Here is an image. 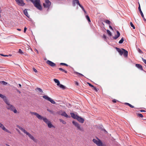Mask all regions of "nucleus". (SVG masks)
I'll use <instances>...</instances> for the list:
<instances>
[{
	"label": "nucleus",
	"instance_id": "61",
	"mask_svg": "<svg viewBox=\"0 0 146 146\" xmlns=\"http://www.w3.org/2000/svg\"><path fill=\"white\" fill-rule=\"evenodd\" d=\"M109 27H110V28L112 30H113L112 27L111 26H109Z\"/></svg>",
	"mask_w": 146,
	"mask_h": 146
},
{
	"label": "nucleus",
	"instance_id": "31",
	"mask_svg": "<svg viewBox=\"0 0 146 146\" xmlns=\"http://www.w3.org/2000/svg\"><path fill=\"white\" fill-rule=\"evenodd\" d=\"M107 33H108V34L109 35V36H112V34L110 31H109V30H107Z\"/></svg>",
	"mask_w": 146,
	"mask_h": 146
},
{
	"label": "nucleus",
	"instance_id": "5",
	"mask_svg": "<svg viewBox=\"0 0 146 146\" xmlns=\"http://www.w3.org/2000/svg\"><path fill=\"white\" fill-rule=\"evenodd\" d=\"M96 138L98 140L95 139H94L92 140V141L94 143L96 144L98 146H106L105 144H103L102 143L100 139L98 137Z\"/></svg>",
	"mask_w": 146,
	"mask_h": 146
},
{
	"label": "nucleus",
	"instance_id": "63",
	"mask_svg": "<svg viewBox=\"0 0 146 146\" xmlns=\"http://www.w3.org/2000/svg\"><path fill=\"white\" fill-rule=\"evenodd\" d=\"M17 30L19 31H21V29H17Z\"/></svg>",
	"mask_w": 146,
	"mask_h": 146
},
{
	"label": "nucleus",
	"instance_id": "51",
	"mask_svg": "<svg viewBox=\"0 0 146 146\" xmlns=\"http://www.w3.org/2000/svg\"><path fill=\"white\" fill-rule=\"evenodd\" d=\"M75 84L77 86H79V84L76 81L75 82Z\"/></svg>",
	"mask_w": 146,
	"mask_h": 146
},
{
	"label": "nucleus",
	"instance_id": "45",
	"mask_svg": "<svg viewBox=\"0 0 146 146\" xmlns=\"http://www.w3.org/2000/svg\"><path fill=\"white\" fill-rule=\"evenodd\" d=\"M19 53L21 54H23V52L20 49H19Z\"/></svg>",
	"mask_w": 146,
	"mask_h": 146
},
{
	"label": "nucleus",
	"instance_id": "15",
	"mask_svg": "<svg viewBox=\"0 0 146 146\" xmlns=\"http://www.w3.org/2000/svg\"><path fill=\"white\" fill-rule=\"evenodd\" d=\"M61 115L66 118H70V115H68L65 111H63Z\"/></svg>",
	"mask_w": 146,
	"mask_h": 146
},
{
	"label": "nucleus",
	"instance_id": "35",
	"mask_svg": "<svg viewBox=\"0 0 146 146\" xmlns=\"http://www.w3.org/2000/svg\"><path fill=\"white\" fill-rule=\"evenodd\" d=\"M86 18L87 19L88 22H90L91 21L90 19V18L89 16L88 15H86Z\"/></svg>",
	"mask_w": 146,
	"mask_h": 146
},
{
	"label": "nucleus",
	"instance_id": "64",
	"mask_svg": "<svg viewBox=\"0 0 146 146\" xmlns=\"http://www.w3.org/2000/svg\"><path fill=\"white\" fill-rule=\"evenodd\" d=\"M6 145L7 146H10L8 144H6Z\"/></svg>",
	"mask_w": 146,
	"mask_h": 146
},
{
	"label": "nucleus",
	"instance_id": "57",
	"mask_svg": "<svg viewBox=\"0 0 146 146\" xmlns=\"http://www.w3.org/2000/svg\"><path fill=\"white\" fill-rule=\"evenodd\" d=\"M112 102L114 103H115L116 102H117V100H115V99H114L113 100H112Z\"/></svg>",
	"mask_w": 146,
	"mask_h": 146
},
{
	"label": "nucleus",
	"instance_id": "36",
	"mask_svg": "<svg viewBox=\"0 0 146 146\" xmlns=\"http://www.w3.org/2000/svg\"><path fill=\"white\" fill-rule=\"evenodd\" d=\"M104 22L108 24H110V21L108 20H105Z\"/></svg>",
	"mask_w": 146,
	"mask_h": 146
},
{
	"label": "nucleus",
	"instance_id": "14",
	"mask_svg": "<svg viewBox=\"0 0 146 146\" xmlns=\"http://www.w3.org/2000/svg\"><path fill=\"white\" fill-rule=\"evenodd\" d=\"M139 7H138L139 10V11H140V13L142 17V18L145 21H146V20L145 18L144 15H143V12H142V11H141V9L140 5V4H139Z\"/></svg>",
	"mask_w": 146,
	"mask_h": 146
},
{
	"label": "nucleus",
	"instance_id": "60",
	"mask_svg": "<svg viewBox=\"0 0 146 146\" xmlns=\"http://www.w3.org/2000/svg\"><path fill=\"white\" fill-rule=\"evenodd\" d=\"M140 112H144L145 111L144 110H140Z\"/></svg>",
	"mask_w": 146,
	"mask_h": 146
},
{
	"label": "nucleus",
	"instance_id": "43",
	"mask_svg": "<svg viewBox=\"0 0 146 146\" xmlns=\"http://www.w3.org/2000/svg\"><path fill=\"white\" fill-rule=\"evenodd\" d=\"M62 110H60L57 112V113L59 115H61L62 113Z\"/></svg>",
	"mask_w": 146,
	"mask_h": 146
},
{
	"label": "nucleus",
	"instance_id": "19",
	"mask_svg": "<svg viewBox=\"0 0 146 146\" xmlns=\"http://www.w3.org/2000/svg\"><path fill=\"white\" fill-rule=\"evenodd\" d=\"M117 35H115L114 37L113 38L115 39H116L118 38L120 36V34L119 32L117 31Z\"/></svg>",
	"mask_w": 146,
	"mask_h": 146
},
{
	"label": "nucleus",
	"instance_id": "1",
	"mask_svg": "<svg viewBox=\"0 0 146 146\" xmlns=\"http://www.w3.org/2000/svg\"><path fill=\"white\" fill-rule=\"evenodd\" d=\"M31 113L32 114H34L40 120H43V121L46 123L47 124L50 121L46 117H44L41 115L39 114L38 113L34 112H31Z\"/></svg>",
	"mask_w": 146,
	"mask_h": 146
},
{
	"label": "nucleus",
	"instance_id": "17",
	"mask_svg": "<svg viewBox=\"0 0 146 146\" xmlns=\"http://www.w3.org/2000/svg\"><path fill=\"white\" fill-rule=\"evenodd\" d=\"M70 114L71 115V117L74 119H76L77 117H78V115H75L73 113H70Z\"/></svg>",
	"mask_w": 146,
	"mask_h": 146
},
{
	"label": "nucleus",
	"instance_id": "18",
	"mask_svg": "<svg viewBox=\"0 0 146 146\" xmlns=\"http://www.w3.org/2000/svg\"><path fill=\"white\" fill-rule=\"evenodd\" d=\"M75 2H76V4L78 5L80 4L79 3L78 0H73L72 1L73 5V6H75Z\"/></svg>",
	"mask_w": 146,
	"mask_h": 146
},
{
	"label": "nucleus",
	"instance_id": "42",
	"mask_svg": "<svg viewBox=\"0 0 146 146\" xmlns=\"http://www.w3.org/2000/svg\"><path fill=\"white\" fill-rule=\"evenodd\" d=\"M22 131L23 132V133H25L26 135L27 134V133H28V132H27V131L26 130L24 129H23V130Z\"/></svg>",
	"mask_w": 146,
	"mask_h": 146
},
{
	"label": "nucleus",
	"instance_id": "28",
	"mask_svg": "<svg viewBox=\"0 0 146 146\" xmlns=\"http://www.w3.org/2000/svg\"><path fill=\"white\" fill-rule=\"evenodd\" d=\"M42 97L44 98L45 99L48 100V101L50 98L48 96H47L45 95H44V96H43Z\"/></svg>",
	"mask_w": 146,
	"mask_h": 146
},
{
	"label": "nucleus",
	"instance_id": "2",
	"mask_svg": "<svg viewBox=\"0 0 146 146\" xmlns=\"http://www.w3.org/2000/svg\"><path fill=\"white\" fill-rule=\"evenodd\" d=\"M115 49L121 55H122L123 54L125 57H126L127 56L128 52L126 50L123 48H121V49L117 47H116Z\"/></svg>",
	"mask_w": 146,
	"mask_h": 146
},
{
	"label": "nucleus",
	"instance_id": "62",
	"mask_svg": "<svg viewBox=\"0 0 146 146\" xmlns=\"http://www.w3.org/2000/svg\"><path fill=\"white\" fill-rule=\"evenodd\" d=\"M19 87L21 88V85L20 84H19Z\"/></svg>",
	"mask_w": 146,
	"mask_h": 146
},
{
	"label": "nucleus",
	"instance_id": "46",
	"mask_svg": "<svg viewBox=\"0 0 146 146\" xmlns=\"http://www.w3.org/2000/svg\"><path fill=\"white\" fill-rule=\"evenodd\" d=\"M138 51L140 53L142 54L143 53V52L139 48H138Z\"/></svg>",
	"mask_w": 146,
	"mask_h": 146
},
{
	"label": "nucleus",
	"instance_id": "40",
	"mask_svg": "<svg viewBox=\"0 0 146 146\" xmlns=\"http://www.w3.org/2000/svg\"><path fill=\"white\" fill-rule=\"evenodd\" d=\"M60 64L61 65H64L66 66H68V65H67V64L63 63H60Z\"/></svg>",
	"mask_w": 146,
	"mask_h": 146
},
{
	"label": "nucleus",
	"instance_id": "32",
	"mask_svg": "<svg viewBox=\"0 0 146 146\" xmlns=\"http://www.w3.org/2000/svg\"><path fill=\"white\" fill-rule=\"evenodd\" d=\"M59 120L60 122H62V123L64 124H65L66 123V121L62 119H60Z\"/></svg>",
	"mask_w": 146,
	"mask_h": 146
},
{
	"label": "nucleus",
	"instance_id": "55",
	"mask_svg": "<svg viewBox=\"0 0 146 146\" xmlns=\"http://www.w3.org/2000/svg\"><path fill=\"white\" fill-rule=\"evenodd\" d=\"M34 51L36 52V53H37V54H38V50L37 49H35V50H34Z\"/></svg>",
	"mask_w": 146,
	"mask_h": 146
},
{
	"label": "nucleus",
	"instance_id": "50",
	"mask_svg": "<svg viewBox=\"0 0 146 146\" xmlns=\"http://www.w3.org/2000/svg\"><path fill=\"white\" fill-rule=\"evenodd\" d=\"M106 37H107L105 35H103V38L105 39V40L106 39Z\"/></svg>",
	"mask_w": 146,
	"mask_h": 146
},
{
	"label": "nucleus",
	"instance_id": "13",
	"mask_svg": "<svg viewBox=\"0 0 146 146\" xmlns=\"http://www.w3.org/2000/svg\"><path fill=\"white\" fill-rule=\"evenodd\" d=\"M76 119L81 123H83L84 120V118L79 116H78Z\"/></svg>",
	"mask_w": 146,
	"mask_h": 146
},
{
	"label": "nucleus",
	"instance_id": "58",
	"mask_svg": "<svg viewBox=\"0 0 146 146\" xmlns=\"http://www.w3.org/2000/svg\"><path fill=\"white\" fill-rule=\"evenodd\" d=\"M130 104L128 103H125V105H127L128 106H129V104Z\"/></svg>",
	"mask_w": 146,
	"mask_h": 146
},
{
	"label": "nucleus",
	"instance_id": "7",
	"mask_svg": "<svg viewBox=\"0 0 146 146\" xmlns=\"http://www.w3.org/2000/svg\"><path fill=\"white\" fill-rule=\"evenodd\" d=\"M51 5V2L49 0H45L44 3L43 4L44 8H49Z\"/></svg>",
	"mask_w": 146,
	"mask_h": 146
},
{
	"label": "nucleus",
	"instance_id": "39",
	"mask_svg": "<svg viewBox=\"0 0 146 146\" xmlns=\"http://www.w3.org/2000/svg\"><path fill=\"white\" fill-rule=\"evenodd\" d=\"M78 74V76L79 77H81L82 76L84 77V76L82 74Z\"/></svg>",
	"mask_w": 146,
	"mask_h": 146
},
{
	"label": "nucleus",
	"instance_id": "59",
	"mask_svg": "<svg viewBox=\"0 0 146 146\" xmlns=\"http://www.w3.org/2000/svg\"><path fill=\"white\" fill-rule=\"evenodd\" d=\"M102 131H104V132H106V133H107V131L106 130L104 129H102Z\"/></svg>",
	"mask_w": 146,
	"mask_h": 146
},
{
	"label": "nucleus",
	"instance_id": "6",
	"mask_svg": "<svg viewBox=\"0 0 146 146\" xmlns=\"http://www.w3.org/2000/svg\"><path fill=\"white\" fill-rule=\"evenodd\" d=\"M73 124L76 127L77 129L80 130L82 132L84 131V129L82 127H81L80 125L77 122L74 121H72Z\"/></svg>",
	"mask_w": 146,
	"mask_h": 146
},
{
	"label": "nucleus",
	"instance_id": "53",
	"mask_svg": "<svg viewBox=\"0 0 146 146\" xmlns=\"http://www.w3.org/2000/svg\"><path fill=\"white\" fill-rule=\"evenodd\" d=\"M33 70L35 72H37V70H36V69H35V68H33Z\"/></svg>",
	"mask_w": 146,
	"mask_h": 146
},
{
	"label": "nucleus",
	"instance_id": "29",
	"mask_svg": "<svg viewBox=\"0 0 146 146\" xmlns=\"http://www.w3.org/2000/svg\"><path fill=\"white\" fill-rule=\"evenodd\" d=\"M47 111L49 112L50 113L52 114H54V111L52 110H50L49 109H47Z\"/></svg>",
	"mask_w": 146,
	"mask_h": 146
},
{
	"label": "nucleus",
	"instance_id": "44",
	"mask_svg": "<svg viewBox=\"0 0 146 146\" xmlns=\"http://www.w3.org/2000/svg\"><path fill=\"white\" fill-rule=\"evenodd\" d=\"M93 89L96 92H97L99 90V89L98 88H97L95 87H94H94H93Z\"/></svg>",
	"mask_w": 146,
	"mask_h": 146
},
{
	"label": "nucleus",
	"instance_id": "27",
	"mask_svg": "<svg viewBox=\"0 0 146 146\" xmlns=\"http://www.w3.org/2000/svg\"><path fill=\"white\" fill-rule=\"evenodd\" d=\"M48 101H50L52 104H55V101L52 99L51 98H50L48 100Z\"/></svg>",
	"mask_w": 146,
	"mask_h": 146
},
{
	"label": "nucleus",
	"instance_id": "16",
	"mask_svg": "<svg viewBox=\"0 0 146 146\" xmlns=\"http://www.w3.org/2000/svg\"><path fill=\"white\" fill-rule=\"evenodd\" d=\"M27 135L30 139L33 140L34 142H36V139L34 138V137L33 136H32L31 134L29 133V132L28 133H27Z\"/></svg>",
	"mask_w": 146,
	"mask_h": 146
},
{
	"label": "nucleus",
	"instance_id": "52",
	"mask_svg": "<svg viewBox=\"0 0 146 146\" xmlns=\"http://www.w3.org/2000/svg\"><path fill=\"white\" fill-rule=\"evenodd\" d=\"M129 106L130 107L132 108H134V107L133 106H132V105L130 104H129Z\"/></svg>",
	"mask_w": 146,
	"mask_h": 146
},
{
	"label": "nucleus",
	"instance_id": "41",
	"mask_svg": "<svg viewBox=\"0 0 146 146\" xmlns=\"http://www.w3.org/2000/svg\"><path fill=\"white\" fill-rule=\"evenodd\" d=\"M87 84H88L89 86L91 88H93V87H94V86L93 85L89 82H87Z\"/></svg>",
	"mask_w": 146,
	"mask_h": 146
},
{
	"label": "nucleus",
	"instance_id": "38",
	"mask_svg": "<svg viewBox=\"0 0 146 146\" xmlns=\"http://www.w3.org/2000/svg\"><path fill=\"white\" fill-rule=\"evenodd\" d=\"M130 24L131 26L132 27H133V29H135V26H134V25H133V23L131 22Z\"/></svg>",
	"mask_w": 146,
	"mask_h": 146
},
{
	"label": "nucleus",
	"instance_id": "9",
	"mask_svg": "<svg viewBox=\"0 0 146 146\" xmlns=\"http://www.w3.org/2000/svg\"><path fill=\"white\" fill-rule=\"evenodd\" d=\"M0 127L5 132L9 133H11V132L9 130L6 129L3 125L1 123H0Z\"/></svg>",
	"mask_w": 146,
	"mask_h": 146
},
{
	"label": "nucleus",
	"instance_id": "8",
	"mask_svg": "<svg viewBox=\"0 0 146 146\" xmlns=\"http://www.w3.org/2000/svg\"><path fill=\"white\" fill-rule=\"evenodd\" d=\"M15 1L17 4L20 6H23L25 5L23 0H15Z\"/></svg>",
	"mask_w": 146,
	"mask_h": 146
},
{
	"label": "nucleus",
	"instance_id": "24",
	"mask_svg": "<svg viewBox=\"0 0 146 146\" xmlns=\"http://www.w3.org/2000/svg\"><path fill=\"white\" fill-rule=\"evenodd\" d=\"M54 81L56 83H57V85L58 86L60 84V81L58 79H54Z\"/></svg>",
	"mask_w": 146,
	"mask_h": 146
},
{
	"label": "nucleus",
	"instance_id": "30",
	"mask_svg": "<svg viewBox=\"0 0 146 146\" xmlns=\"http://www.w3.org/2000/svg\"><path fill=\"white\" fill-rule=\"evenodd\" d=\"M1 84H2L4 85H6L7 84V83L4 81H1Z\"/></svg>",
	"mask_w": 146,
	"mask_h": 146
},
{
	"label": "nucleus",
	"instance_id": "47",
	"mask_svg": "<svg viewBox=\"0 0 146 146\" xmlns=\"http://www.w3.org/2000/svg\"><path fill=\"white\" fill-rule=\"evenodd\" d=\"M79 5L82 8V9L83 11H84L85 9H84V7L81 5H80V4H79Z\"/></svg>",
	"mask_w": 146,
	"mask_h": 146
},
{
	"label": "nucleus",
	"instance_id": "20",
	"mask_svg": "<svg viewBox=\"0 0 146 146\" xmlns=\"http://www.w3.org/2000/svg\"><path fill=\"white\" fill-rule=\"evenodd\" d=\"M135 66L137 67L140 70H143L142 66L141 64H136Z\"/></svg>",
	"mask_w": 146,
	"mask_h": 146
},
{
	"label": "nucleus",
	"instance_id": "22",
	"mask_svg": "<svg viewBox=\"0 0 146 146\" xmlns=\"http://www.w3.org/2000/svg\"><path fill=\"white\" fill-rule=\"evenodd\" d=\"M35 90L38 92H43V91L40 88H37L35 89Z\"/></svg>",
	"mask_w": 146,
	"mask_h": 146
},
{
	"label": "nucleus",
	"instance_id": "23",
	"mask_svg": "<svg viewBox=\"0 0 146 146\" xmlns=\"http://www.w3.org/2000/svg\"><path fill=\"white\" fill-rule=\"evenodd\" d=\"M47 124L48 127L49 128L54 127V126L52 125L50 121Z\"/></svg>",
	"mask_w": 146,
	"mask_h": 146
},
{
	"label": "nucleus",
	"instance_id": "56",
	"mask_svg": "<svg viewBox=\"0 0 146 146\" xmlns=\"http://www.w3.org/2000/svg\"><path fill=\"white\" fill-rule=\"evenodd\" d=\"M0 55L2 56H8V55H4L2 54H0Z\"/></svg>",
	"mask_w": 146,
	"mask_h": 146
},
{
	"label": "nucleus",
	"instance_id": "11",
	"mask_svg": "<svg viewBox=\"0 0 146 146\" xmlns=\"http://www.w3.org/2000/svg\"><path fill=\"white\" fill-rule=\"evenodd\" d=\"M0 97L3 99V101L5 103H7L9 101H8L7 97L6 96L1 94H0Z\"/></svg>",
	"mask_w": 146,
	"mask_h": 146
},
{
	"label": "nucleus",
	"instance_id": "10",
	"mask_svg": "<svg viewBox=\"0 0 146 146\" xmlns=\"http://www.w3.org/2000/svg\"><path fill=\"white\" fill-rule=\"evenodd\" d=\"M0 97L3 99V101L5 103H7L9 101H8L7 97L6 96L1 94H0Z\"/></svg>",
	"mask_w": 146,
	"mask_h": 146
},
{
	"label": "nucleus",
	"instance_id": "21",
	"mask_svg": "<svg viewBox=\"0 0 146 146\" xmlns=\"http://www.w3.org/2000/svg\"><path fill=\"white\" fill-rule=\"evenodd\" d=\"M24 14H25V15L28 18H29V15L28 14L27 9H25L24 10Z\"/></svg>",
	"mask_w": 146,
	"mask_h": 146
},
{
	"label": "nucleus",
	"instance_id": "54",
	"mask_svg": "<svg viewBox=\"0 0 146 146\" xmlns=\"http://www.w3.org/2000/svg\"><path fill=\"white\" fill-rule=\"evenodd\" d=\"M27 28L26 27H25L24 28V32L25 33L26 32V31L27 30Z\"/></svg>",
	"mask_w": 146,
	"mask_h": 146
},
{
	"label": "nucleus",
	"instance_id": "37",
	"mask_svg": "<svg viewBox=\"0 0 146 146\" xmlns=\"http://www.w3.org/2000/svg\"><path fill=\"white\" fill-rule=\"evenodd\" d=\"M137 115L141 117H143V115L141 113H138L137 114Z\"/></svg>",
	"mask_w": 146,
	"mask_h": 146
},
{
	"label": "nucleus",
	"instance_id": "34",
	"mask_svg": "<svg viewBox=\"0 0 146 146\" xmlns=\"http://www.w3.org/2000/svg\"><path fill=\"white\" fill-rule=\"evenodd\" d=\"M124 41V39L123 38H122L119 41V44L122 43Z\"/></svg>",
	"mask_w": 146,
	"mask_h": 146
},
{
	"label": "nucleus",
	"instance_id": "26",
	"mask_svg": "<svg viewBox=\"0 0 146 146\" xmlns=\"http://www.w3.org/2000/svg\"><path fill=\"white\" fill-rule=\"evenodd\" d=\"M48 101H50L52 104H55V101L52 99L51 98H50L48 100Z\"/></svg>",
	"mask_w": 146,
	"mask_h": 146
},
{
	"label": "nucleus",
	"instance_id": "25",
	"mask_svg": "<svg viewBox=\"0 0 146 146\" xmlns=\"http://www.w3.org/2000/svg\"><path fill=\"white\" fill-rule=\"evenodd\" d=\"M58 86H59L60 88L63 90L65 89V86L62 84H60Z\"/></svg>",
	"mask_w": 146,
	"mask_h": 146
},
{
	"label": "nucleus",
	"instance_id": "33",
	"mask_svg": "<svg viewBox=\"0 0 146 146\" xmlns=\"http://www.w3.org/2000/svg\"><path fill=\"white\" fill-rule=\"evenodd\" d=\"M59 70L61 71H62V72H64L65 73H66L67 72V71H66L65 70L63 69L62 68H59Z\"/></svg>",
	"mask_w": 146,
	"mask_h": 146
},
{
	"label": "nucleus",
	"instance_id": "4",
	"mask_svg": "<svg viewBox=\"0 0 146 146\" xmlns=\"http://www.w3.org/2000/svg\"><path fill=\"white\" fill-rule=\"evenodd\" d=\"M6 104L7 105V108L13 111L15 113H16L17 111L15 107L13 106V105L9 103V102L8 101Z\"/></svg>",
	"mask_w": 146,
	"mask_h": 146
},
{
	"label": "nucleus",
	"instance_id": "49",
	"mask_svg": "<svg viewBox=\"0 0 146 146\" xmlns=\"http://www.w3.org/2000/svg\"><path fill=\"white\" fill-rule=\"evenodd\" d=\"M18 127L20 129L21 131L23 130L24 129L23 128H22V127L20 126H18Z\"/></svg>",
	"mask_w": 146,
	"mask_h": 146
},
{
	"label": "nucleus",
	"instance_id": "12",
	"mask_svg": "<svg viewBox=\"0 0 146 146\" xmlns=\"http://www.w3.org/2000/svg\"><path fill=\"white\" fill-rule=\"evenodd\" d=\"M46 62L47 64L52 67L56 65L54 63L49 60H47Z\"/></svg>",
	"mask_w": 146,
	"mask_h": 146
},
{
	"label": "nucleus",
	"instance_id": "3",
	"mask_svg": "<svg viewBox=\"0 0 146 146\" xmlns=\"http://www.w3.org/2000/svg\"><path fill=\"white\" fill-rule=\"evenodd\" d=\"M32 3L37 9L39 10H42V9L40 5V0H34L33 1Z\"/></svg>",
	"mask_w": 146,
	"mask_h": 146
},
{
	"label": "nucleus",
	"instance_id": "48",
	"mask_svg": "<svg viewBox=\"0 0 146 146\" xmlns=\"http://www.w3.org/2000/svg\"><path fill=\"white\" fill-rule=\"evenodd\" d=\"M142 59L144 63L146 64V60L144 59L143 58H142Z\"/></svg>",
	"mask_w": 146,
	"mask_h": 146
}]
</instances>
